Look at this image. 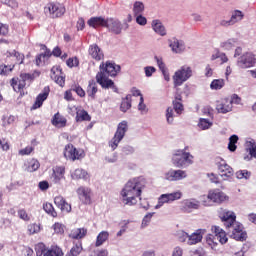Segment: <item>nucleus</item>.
<instances>
[{
    "label": "nucleus",
    "instance_id": "c03bdc74",
    "mask_svg": "<svg viewBox=\"0 0 256 256\" xmlns=\"http://www.w3.org/2000/svg\"><path fill=\"white\" fill-rule=\"evenodd\" d=\"M44 256H63V250L57 246H54L50 249H46Z\"/></svg>",
    "mask_w": 256,
    "mask_h": 256
},
{
    "label": "nucleus",
    "instance_id": "603ef678",
    "mask_svg": "<svg viewBox=\"0 0 256 256\" xmlns=\"http://www.w3.org/2000/svg\"><path fill=\"white\" fill-rule=\"evenodd\" d=\"M8 57H15L16 61L21 65L23 63V59H25V56L15 50H10L8 52Z\"/></svg>",
    "mask_w": 256,
    "mask_h": 256
},
{
    "label": "nucleus",
    "instance_id": "9b49d317",
    "mask_svg": "<svg viewBox=\"0 0 256 256\" xmlns=\"http://www.w3.org/2000/svg\"><path fill=\"white\" fill-rule=\"evenodd\" d=\"M125 133H127V122H122L118 125L114 137L109 142V147H111L112 151H115V149H117L119 143H121V140L123 139V137H125Z\"/></svg>",
    "mask_w": 256,
    "mask_h": 256
},
{
    "label": "nucleus",
    "instance_id": "7c9ffc66",
    "mask_svg": "<svg viewBox=\"0 0 256 256\" xmlns=\"http://www.w3.org/2000/svg\"><path fill=\"white\" fill-rule=\"evenodd\" d=\"M197 127L200 131H209L213 127V118H199Z\"/></svg>",
    "mask_w": 256,
    "mask_h": 256
},
{
    "label": "nucleus",
    "instance_id": "aec40b11",
    "mask_svg": "<svg viewBox=\"0 0 256 256\" xmlns=\"http://www.w3.org/2000/svg\"><path fill=\"white\" fill-rule=\"evenodd\" d=\"M207 233V229H197L192 234H188L187 245H197V243H201L203 241V235Z\"/></svg>",
    "mask_w": 256,
    "mask_h": 256
},
{
    "label": "nucleus",
    "instance_id": "ea45409f",
    "mask_svg": "<svg viewBox=\"0 0 256 256\" xmlns=\"http://www.w3.org/2000/svg\"><path fill=\"white\" fill-rule=\"evenodd\" d=\"M87 93L91 99H95V95L97 94V82L95 80L89 81Z\"/></svg>",
    "mask_w": 256,
    "mask_h": 256
},
{
    "label": "nucleus",
    "instance_id": "20e7f679",
    "mask_svg": "<svg viewBox=\"0 0 256 256\" xmlns=\"http://www.w3.org/2000/svg\"><path fill=\"white\" fill-rule=\"evenodd\" d=\"M195 156L185 150H176L172 154L171 163L178 169H187L195 163Z\"/></svg>",
    "mask_w": 256,
    "mask_h": 256
},
{
    "label": "nucleus",
    "instance_id": "2f4dec72",
    "mask_svg": "<svg viewBox=\"0 0 256 256\" xmlns=\"http://www.w3.org/2000/svg\"><path fill=\"white\" fill-rule=\"evenodd\" d=\"M107 241H109V231L103 230L96 237L95 247H102Z\"/></svg>",
    "mask_w": 256,
    "mask_h": 256
},
{
    "label": "nucleus",
    "instance_id": "1a4fd4ad",
    "mask_svg": "<svg viewBox=\"0 0 256 256\" xmlns=\"http://www.w3.org/2000/svg\"><path fill=\"white\" fill-rule=\"evenodd\" d=\"M44 13L52 19H57V17H63L65 15V6L60 3H49L44 7Z\"/></svg>",
    "mask_w": 256,
    "mask_h": 256
},
{
    "label": "nucleus",
    "instance_id": "c9c22d12",
    "mask_svg": "<svg viewBox=\"0 0 256 256\" xmlns=\"http://www.w3.org/2000/svg\"><path fill=\"white\" fill-rule=\"evenodd\" d=\"M163 179L170 183L177 182V169L170 168L168 171L164 172Z\"/></svg>",
    "mask_w": 256,
    "mask_h": 256
},
{
    "label": "nucleus",
    "instance_id": "4be33fe9",
    "mask_svg": "<svg viewBox=\"0 0 256 256\" xmlns=\"http://www.w3.org/2000/svg\"><path fill=\"white\" fill-rule=\"evenodd\" d=\"M216 111L218 113H222L223 115L231 113V111H233V105H231L229 98L219 100L216 104Z\"/></svg>",
    "mask_w": 256,
    "mask_h": 256
},
{
    "label": "nucleus",
    "instance_id": "9d476101",
    "mask_svg": "<svg viewBox=\"0 0 256 256\" xmlns=\"http://www.w3.org/2000/svg\"><path fill=\"white\" fill-rule=\"evenodd\" d=\"M64 157L69 161H79L85 157V152L78 150L73 144H67L64 148Z\"/></svg>",
    "mask_w": 256,
    "mask_h": 256
},
{
    "label": "nucleus",
    "instance_id": "ddd939ff",
    "mask_svg": "<svg viewBox=\"0 0 256 256\" xmlns=\"http://www.w3.org/2000/svg\"><path fill=\"white\" fill-rule=\"evenodd\" d=\"M218 215L223 223H226V227H231L234 223H237V215L231 210L220 208Z\"/></svg>",
    "mask_w": 256,
    "mask_h": 256
},
{
    "label": "nucleus",
    "instance_id": "412c9836",
    "mask_svg": "<svg viewBox=\"0 0 256 256\" xmlns=\"http://www.w3.org/2000/svg\"><path fill=\"white\" fill-rule=\"evenodd\" d=\"M76 193L78 195V199L85 203V205H89L91 203V188L85 186H79L76 189Z\"/></svg>",
    "mask_w": 256,
    "mask_h": 256
},
{
    "label": "nucleus",
    "instance_id": "5701e85b",
    "mask_svg": "<svg viewBox=\"0 0 256 256\" xmlns=\"http://www.w3.org/2000/svg\"><path fill=\"white\" fill-rule=\"evenodd\" d=\"M151 29L156 33V35H159V37H167V28L165 27V24L159 19H154L151 22Z\"/></svg>",
    "mask_w": 256,
    "mask_h": 256
},
{
    "label": "nucleus",
    "instance_id": "dca6fc26",
    "mask_svg": "<svg viewBox=\"0 0 256 256\" xmlns=\"http://www.w3.org/2000/svg\"><path fill=\"white\" fill-rule=\"evenodd\" d=\"M168 47L171 49L172 53H175L176 55L185 53V49H187L185 42L177 38L168 39Z\"/></svg>",
    "mask_w": 256,
    "mask_h": 256
},
{
    "label": "nucleus",
    "instance_id": "423d86ee",
    "mask_svg": "<svg viewBox=\"0 0 256 256\" xmlns=\"http://www.w3.org/2000/svg\"><path fill=\"white\" fill-rule=\"evenodd\" d=\"M40 73L39 72H34L33 74L29 73H22L20 74V77L15 79H12V87L14 91L19 92L23 91L25 87H29L31 85V82L33 79L39 77Z\"/></svg>",
    "mask_w": 256,
    "mask_h": 256
},
{
    "label": "nucleus",
    "instance_id": "393cba45",
    "mask_svg": "<svg viewBox=\"0 0 256 256\" xmlns=\"http://www.w3.org/2000/svg\"><path fill=\"white\" fill-rule=\"evenodd\" d=\"M50 77L55 81V83H57V85H60V87L65 85V76H63V72H61V68L59 66L52 67Z\"/></svg>",
    "mask_w": 256,
    "mask_h": 256
},
{
    "label": "nucleus",
    "instance_id": "052dcab7",
    "mask_svg": "<svg viewBox=\"0 0 256 256\" xmlns=\"http://www.w3.org/2000/svg\"><path fill=\"white\" fill-rule=\"evenodd\" d=\"M36 256H45L47 248H45V244L39 243L35 247Z\"/></svg>",
    "mask_w": 256,
    "mask_h": 256
},
{
    "label": "nucleus",
    "instance_id": "680f3d73",
    "mask_svg": "<svg viewBox=\"0 0 256 256\" xmlns=\"http://www.w3.org/2000/svg\"><path fill=\"white\" fill-rule=\"evenodd\" d=\"M201 115H204V117H209V119H213V109L209 106H205L201 109Z\"/></svg>",
    "mask_w": 256,
    "mask_h": 256
},
{
    "label": "nucleus",
    "instance_id": "de8ad7c7",
    "mask_svg": "<svg viewBox=\"0 0 256 256\" xmlns=\"http://www.w3.org/2000/svg\"><path fill=\"white\" fill-rule=\"evenodd\" d=\"M175 237H177V239H178V241H180V243H187V241H189V233H187L183 230L176 231Z\"/></svg>",
    "mask_w": 256,
    "mask_h": 256
},
{
    "label": "nucleus",
    "instance_id": "b1692460",
    "mask_svg": "<svg viewBox=\"0 0 256 256\" xmlns=\"http://www.w3.org/2000/svg\"><path fill=\"white\" fill-rule=\"evenodd\" d=\"M105 27L111 33H115V35H119V33H121V31L123 29L121 22H119V20L113 19V18L106 19Z\"/></svg>",
    "mask_w": 256,
    "mask_h": 256
},
{
    "label": "nucleus",
    "instance_id": "f8f14e48",
    "mask_svg": "<svg viewBox=\"0 0 256 256\" xmlns=\"http://www.w3.org/2000/svg\"><path fill=\"white\" fill-rule=\"evenodd\" d=\"M230 228L232 229L230 234L231 239H235V241H247V232L243 224L235 222Z\"/></svg>",
    "mask_w": 256,
    "mask_h": 256
},
{
    "label": "nucleus",
    "instance_id": "f704fd0d",
    "mask_svg": "<svg viewBox=\"0 0 256 256\" xmlns=\"http://www.w3.org/2000/svg\"><path fill=\"white\" fill-rule=\"evenodd\" d=\"M52 125L58 128L65 127L67 125V119L61 116V114L56 113L52 119Z\"/></svg>",
    "mask_w": 256,
    "mask_h": 256
},
{
    "label": "nucleus",
    "instance_id": "f257e3e1",
    "mask_svg": "<svg viewBox=\"0 0 256 256\" xmlns=\"http://www.w3.org/2000/svg\"><path fill=\"white\" fill-rule=\"evenodd\" d=\"M121 67L113 62H106L100 65V72L96 75V81L102 89H114L115 83L109 77H115Z\"/></svg>",
    "mask_w": 256,
    "mask_h": 256
},
{
    "label": "nucleus",
    "instance_id": "39448f33",
    "mask_svg": "<svg viewBox=\"0 0 256 256\" xmlns=\"http://www.w3.org/2000/svg\"><path fill=\"white\" fill-rule=\"evenodd\" d=\"M193 77V67L184 64L180 66L172 75L174 87H181L183 83H187Z\"/></svg>",
    "mask_w": 256,
    "mask_h": 256
},
{
    "label": "nucleus",
    "instance_id": "72a5a7b5",
    "mask_svg": "<svg viewBox=\"0 0 256 256\" xmlns=\"http://www.w3.org/2000/svg\"><path fill=\"white\" fill-rule=\"evenodd\" d=\"M39 167H41V164L37 159H31L25 163V171H28V173H34Z\"/></svg>",
    "mask_w": 256,
    "mask_h": 256
},
{
    "label": "nucleus",
    "instance_id": "e433bc0d",
    "mask_svg": "<svg viewBox=\"0 0 256 256\" xmlns=\"http://www.w3.org/2000/svg\"><path fill=\"white\" fill-rule=\"evenodd\" d=\"M120 201L123 205H129V184H125L121 189Z\"/></svg>",
    "mask_w": 256,
    "mask_h": 256
},
{
    "label": "nucleus",
    "instance_id": "338daca9",
    "mask_svg": "<svg viewBox=\"0 0 256 256\" xmlns=\"http://www.w3.org/2000/svg\"><path fill=\"white\" fill-rule=\"evenodd\" d=\"M174 110L176 113L181 114L183 113V104L177 100L173 101Z\"/></svg>",
    "mask_w": 256,
    "mask_h": 256
},
{
    "label": "nucleus",
    "instance_id": "6e6d98bb",
    "mask_svg": "<svg viewBox=\"0 0 256 256\" xmlns=\"http://www.w3.org/2000/svg\"><path fill=\"white\" fill-rule=\"evenodd\" d=\"M52 229L56 235H63L65 233V225L59 222L54 223Z\"/></svg>",
    "mask_w": 256,
    "mask_h": 256
},
{
    "label": "nucleus",
    "instance_id": "473e14b6",
    "mask_svg": "<svg viewBox=\"0 0 256 256\" xmlns=\"http://www.w3.org/2000/svg\"><path fill=\"white\" fill-rule=\"evenodd\" d=\"M87 235V229L85 228H74L71 230L69 237L71 239H83Z\"/></svg>",
    "mask_w": 256,
    "mask_h": 256
},
{
    "label": "nucleus",
    "instance_id": "0e129e2a",
    "mask_svg": "<svg viewBox=\"0 0 256 256\" xmlns=\"http://www.w3.org/2000/svg\"><path fill=\"white\" fill-rule=\"evenodd\" d=\"M134 17H136V23L141 27H145V25H147V18L143 16V14H138Z\"/></svg>",
    "mask_w": 256,
    "mask_h": 256
},
{
    "label": "nucleus",
    "instance_id": "c756f323",
    "mask_svg": "<svg viewBox=\"0 0 256 256\" xmlns=\"http://www.w3.org/2000/svg\"><path fill=\"white\" fill-rule=\"evenodd\" d=\"M89 55L92 57V59H95V61H101L103 59V51H101V48L97 46V44H93L89 48Z\"/></svg>",
    "mask_w": 256,
    "mask_h": 256
},
{
    "label": "nucleus",
    "instance_id": "5fc2aeb1",
    "mask_svg": "<svg viewBox=\"0 0 256 256\" xmlns=\"http://www.w3.org/2000/svg\"><path fill=\"white\" fill-rule=\"evenodd\" d=\"M187 177H189L187 170L176 169V182L177 181H185V179H187Z\"/></svg>",
    "mask_w": 256,
    "mask_h": 256
},
{
    "label": "nucleus",
    "instance_id": "6e6552de",
    "mask_svg": "<svg viewBox=\"0 0 256 256\" xmlns=\"http://www.w3.org/2000/svg\"><path fill=\"white\" fill-rule=\"evenodd\" d=\"M215 163L218 168V175L222 179V181H233V176L235 172L232 167L227 164V162L223 158H216Z\"/></svg>",
    "mask_w": 256,
    "mask_h": 256
},
{
    "label": "nucleus",
    "instance_id": "cd10ccee",
    "mask_svg": "<svg viewBox=\"0 0 256 256\" xmlns=\"http://www.w3.org/2000/svg\"><path fill=\"white\" fill-rule=\"evenodd\" d=\"M48 97H49V87H45L44 91L37 96L36 101L32 106V109H39V107L43 105V102L46 101Z\"/></svg>",
    "mask_w": 256,
    "mask_h": 256
},
{
    "label": "nucleus",
    "instance_id": "6ab92c4d",
    "mask_svg": "<svg viewBox=\"0 0 256 256\" xmlns=\"http://www.w3.org/2000/svg\"><path fill=\"white\" fill-rule=\"evenodd\" d=\"M70 177L73 181H89L91 175L83 168H76L70 172Z\"/></svg>",
    "mask_w": 256,
    "mask_h": 256
},
{
    "label": "nucleus",
    "instance_id": "8fccbe9b",
    "mask_svg": "<svg viewBox=\"0 0 256 256\" xmlns=\"http://www.w3.org/2000/svg\"><path fill=\"white\" fill-rule=\"evenodd\" d=\"M27 231L29 235H35L41 231V225L37 223H32L27 226Z\"/></svg>",
    "mask_w": 256,
    "mask_h": 256
},
{
    "label": "nucleus",
    "instance_id": "f3484780",
    "mask_svg": "<svg viewBox=\"0 0 256 256\" xmlns=\"http://www.w3.org/2000/svg\"><path fill=\"white\" fill-rule=\"evenodd\" d=\"M50 179L55 185H61V181H65V166L54 167Z\"/></svg>",
    "mask_w": 256,
    "mask_h": 256
},
{
    "label": "nucleus",
    "instance_id": "4468645a",
    "mask_svg": "<svg viewBox=\"0 0 256 256\" xmlns=\"http://www.w3.org/2000/svg\"><path fill=\"white\" fill-rule=\"evenodd\" d=\"M256 58L255 55L251 52H247L240 56L237 61L238 67L241 69H249L251 67H255Z\"/></svg>",
    "mask_w": 256,
    "mask_h": 256
},
{
    "label": "nucleus",
    "instance_id": "4c0bfd02",
    "mask_svg": "<svg viewBox=\"0 0 256 256\" xmlns=\"http://www.w3.org/2000/svg\"><path fill=\"white\" fill-rule=\"evenodd\" d=\"M228 150L231 153H235L237 151V143L239 142V136L233 134L228 139Z\"/></svg>",
    "mask_w": 256,
    "mask_h": 256
},
{
    "label": "nucleus",
    "instance_id": "13d9d810",
    "mask_svg": "<svg viewBox=\"0 0 256 256\" xmlns=\"http://www.w3.org/2000/svg\"><path fill=\"white\" fill-rule=\"evenodd\" d=\"M153 215H155V213H148L144 216V218L142 219V224L141 227L143 229H145V227H149V224L151 223V219H153Z\"/></svg>",
    "mask_w": 256,
    "mask_h": 256
},
{
    "label": "nucleus",
    "instance_id": "58836bf2",
    "mask_svg": "<svg viewBox=\"0 0 256 256\" xmlns=\"http://www.w3.org/2000/svg\"><path fill=\"white\" fill-rule=\"evenodd\" d=\"M143 11H145V5L141 1H136L133 4L132 12L134 17L137 15H143Z\"/></svg>",
    "mask_w": 256,
    "mask_h": 256
},
{
    "label": "nucleus",
    "instance_id": "a19ab883",
    "mask_svg": "<svg viewBox=\"0 0 256 256\" xmlns=\"http://www.w3.org/2000/svg\"><path fill=\"white\" fill-rule=\"evenodd\" d=\"M225 87V80L224 79H214L210 83V89L212 91H219Z\"/></svg>",
    "mask_w": 256,
    "mask_h": 256
},
{
    "label": "nucleus",
    "instance_id": "e2e57ef3",
    "mask_svg": "<svg viewBox=\"0 0 256 256\" xmlns=\"http://www.w3.org/2000/svg\"><path fill=\"white\" fill-rule=\"evenodd\" d=\"M166 121L169 125L173 124L174 121V117H173V108L172 107H168L166 109Z\"/></svg>",
    "mask_w": 256,
    "mask_h": 256
},
{
    "label": "nucleus",
    "instance_id": "79ce46f5",
    "mask_svg": "<svg viewBox=\"0 0 256 256\" xmlns=\"http://www.w3.org/2000/svg\"><path fill=\"white\" fill-rule=\"evenodd\" d=\"M243 17H245V14L241 12V10H235L232 12L230 22H232V24L235 25V23H239V21H243Z\"/></svg>",
    "mask_w": 256,
    "mask_h": 256
},
{
    "label": "nucleus",
    "instance_id": "37998d69",
    "mask_svg": "<svg viewBox=\"0 0 256 256\" xmlns=\"http://www.w3.org/2000/svg\"><path fill=\"white\" fill-rule=\"evenodd\" d=\"M137 108L142 115H147L149 113V108L147 107V104H145V98H143V96L140 97Z\"/></svg>",
    "mask_w": 256,
    "mask_h": 256
},
{
    "label": "nucleus",
    "instance_id": "2eb2a0df",
    "mask_svg": "<svg viewBox=\"0 0 256 256\" xmlns=\"http://www.w3.org/2000/svg\"><path fill=\"white\" fill-rule=\"evenodd\" d=\"M181 209L185 213H193L201 209V202L195 198H187L181 201Z\"/></svg>",
    "mask_w": 256,
    "mask_h": 256
},
{
    "label": "nucleus",
    "instance_id": "09e8293b",
    "mask_svg": "<svg viewBox=\"0 0 256 256\" xmlns=\"http://www.w3.org/2000/svg\"><path fill=\"white\" fill-rule=\"evenodd\" d=\"M236 179H244L245 181L251 178V172L249 170H239L235 173Z\"/></svg>",
    "mask_w": 256,
    "mask_h": 256
},
{
    "label": "nucleus",
    "instance_id": "f03ea898",
    "mask_svg": "<svg viewBox=\"0 0 256 256\" xmlns=\"http://www.w3.org/2000/svg\"><path fill=\"white\" fill-rule=\"evenodd\" d=\"M210 231L212 234H207L204 238L205 247L217 253L219 251V243L225 245L229 241V238L227 237V232L221 226L213 225Z\"/></svg>",
    "mask_w": 256,
    "mask_h": 256
},
{
    "label": "nucleus",
    "instance_id": "69168bd1",
    "mask_svg": "<svg viewBox=\"0 0 256 256\" xmlns=\"http://www.w3.org/2000/svg\"><path fill=\"white\" fill-rule=\"evenodd\" d=\"M18 217L20 219H22V221H30L31 217L29 216V214H27V211H25V209H21L18 211Z\"/></svg>",
    "mask_w": 256,
    "mask_h": 256
},
{
    "label": "nucleus",
    "instance_id": "bb28decb",
    "mask_svg": "<svg viewBox=\"0 0 256 256\" xmlns=\"http://www.w3.org/2000/svg\"><path fill=\"white\" fill-rule=\"evenodd\" d=\"M54 203L61 211L65 213H71V204L67 203L63 196H56L54 198Z\"/></svg>",
    "mask_w": 256,
    "mask_h": 256
},
{
    "label": "nucleus",
    "instance_id": "49530a36",
    "mask_svg": "<svg viewBox=\"0 0 256 256\" xmlns=\"http://www.w3.org/2000/svg\"><path fill=\"white\" fill-rule=\"evenodd\" d=\"M200 201L204 207H213V200L211 199L210 192L200 196Z\"/></svg>",
    "mask_w": 256,
    "mask_h": 256
},
{
    "label": "nucleus",
    "instance_id": "3c124183",
    "mask_svg": "<svg viewBox=\"0 0 256 256\" xmlns=\"http://www.w3.org/2000/svg\"><path fill=\"white\" fill-rule=\"evenodd\" d=\"M81 251H83V246L81 244H76L66 256H79L81 255Z\"/></svg>",
    "mask_w": 256,
    "mask_h": 256
},
{
    "label": "nucleus",
    "instance_id": "7ed1b4c3",
    "mask_svg": "<svg viewBox=\"0 0 256 256\" xmlns=\"http://www.w3.org/2000/svg\"><path fill=\"white\" fill-rule=\"evenodd\" d=\"M147 185V179L143 176L135 177L130 181L129 203L130 205H137L141 201V194Z\"/></svg>",
    "mask_w": 256,
    "mask_h": 256
},
{
    "label": "nucleus",
    "instance_id": "774afa93",
    "mask_svg": "<svg viewBox=\"0 0 256 256\" xmlns=\"http://www.w3.org/2000/svg\"><path fill=\"white\" fill-rule=\"evenodd\" d=\"M171 256H183V248L180 246L174 247Z\"/></svg>",
    "mask_w": 256,
    "mask_h": 256
},
{
    "label": "nucleus",
    "instance_id": "bf43d9fd",
    "mask_svg": "<svg viewBox=\"0 0 256 256\" xmlns=\"http://www.w3.org/2000/svg\"><path fill=\"white\" fill-rule=\"evenodd\" d=\"M13 65H0V75H9L13 71Z\"/></svg>",
    "mask_w": 256,
    "mask_h": 256
},
{
    "label": "nucleus",
    "instance_id": "864d4df0",
    "mask_svg": "<svg viewBox=\"0 0 256 256\" xmlns=\"http://www.w3.org/2000/svg\"><path fill=\"white\" fill-rule=\"evenodd\" d=\"M43 209L48 215H51V217H57V211H55V208H53V204L51 203H45L43 205Z\"/></svg>",
    "mask_w": 256,
    "mask_h": 256
},
{
    "label": "nucleus",
    "instance_id": "a18cd8bd",
    "mask_svg": "<svg viewBox=\"0 0 256 256\" xmlns=\"http://www.w3.org/2000/svg\"><path fill=\"white\" fill-rule=\"evenodd\" d=\"M247 148L246 151L250 153L253 159H256V143L255 140H250L246 142Z\"/></svg>",
    "mask_w": 256,
    "mask_h": 256
},
{
    "label": "nucleus",
    "instance_id": "0eeeda50",
    "mask_svg": "<svg viewBox=\"0 0 256 256\" xmlns=\"http://www.w3.org/2000/svg\"><path fill=\"white\" fill-rule=\"evenodd\" d=\"M180 199H183V191L181 190H176L171 193L161 194L157 198V204L154 206V209L156 210L161 209L164 205L175 203V201H180Z\"/></svg>",
    "mask_w": 256,
    "mask_h": 256
},
{
    "label": "nucleus",
    "instance_id": "a211bd4d",
    "mask_svg": "<svg viewBox=\"0 0 256 256\" xmlns=\"http://www.w3.org/2000/svg\"><path fill=\"white\" fill-rule=\"evenodd\" d=\"M208 192L210 193L212 204L216 203L217 205H221L222 203L229 201V196L219 189H212Z\"/></svg>",
    "mask_w": 256,
    "mask_h": 256
},
{
    "label": "nucleus",
    "instance_id": "c85d7f7f",
    "mask_svg": "<svg viewBox=\"0 0 256 256\" xmlns=\"http://www.w3.org/2000/svg\"><path fill=\"white\" fill-rule=\"evenodd\" d=\"M106 22H107V19L101 16L92 17L87 21L89 27H93V29H97V27H105Z\"/></svg>",
    "mask_w": 256,
    "mask_h": 256
},
{
    "label": "nucleus",
    "instance_id": "4d7b16f0",
    "mask_svg": "<svg viewBox=\"0 0 256 256\" xmlns=\"http://www.w3.org/2000/svg\"><path fill=\"white\" fill-rule=\"evenodd\" d=\"M235 45H237V39H235V38L228 39L227 41L222 43V47L224 49H226L227 51H229V49H233V47H235Z\"/></svg>",
    "mask_w": 256,
    "mask_h": 256
},
{
    "label": "nucleus",
    "instance_id": "a878e982",
    "mask_svg": "<svg viewBox=\"0 0 256 256\" xmlns=\"http://www.w3.org/2000/svg\"><path fill=\"white\" fill-rule=\"evenodd\" d=\"M72 113L76 112V121H91V116L87 111L83 110L81 107L73 106L72 108H69Z\"/></svg>",
    "mask_w": 256,
    "mask_h": 256
}]
</instances>
